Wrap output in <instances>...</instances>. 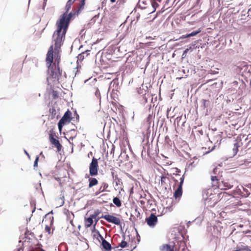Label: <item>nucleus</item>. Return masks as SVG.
I'll return each mask as SVG.
<instances>
[{"label":"nucleus","mask_w":251,"mask_h":251,"mask_svg":"<svg viewBox=\"0 0 251 251\" xmlns=\"http://www.w3.org/2000/svg\"><path fill=\"white\" fill-rule=\"evenodd\" d=\"M40 251H45L42 249L40 250Z\"/></svg>","instance_id":"de8ad7c7"},{"label":"nucleus","mask_w":251,"mask_h":251,"mask_svg":"<svg viewBox=\"0 0 251 251\" xmlns=\"http://www.w3.org/2000/svg\"><path fill=\"white\" fill-rule=\"evenodd\" d=\"M194 46H195L194 45H192V46L193 47V48H192V47H190V48H187V49H186V50L183 51V54H182V58H184V57H186L187 53L188 52V51H189L190 50H191V49H194Z\"/></svg>","instance_id":"a878e982"},{"label":"nucleus","mask_w":251,"mask_h":251,"mask_svg":"<svg viewBox=\"0 0 251 251\" xmlns=\"http://www.w3.org/2000/svg\"><path fill=\"white\" fill-rule=\"evenodd\" d=\"M221 186H222L221 190H228L233 187V183L229 180H224L221 181Z\"/></svg>","instance_id":"1a4fd4ad"},{"label":"nucleus","mask_w":251,"mask_h":251,"mask_svg":"<svg viewBox=\"0 0 251 251\" xmlns=\"http://www.w3.org/2000/svg\"><path fill=\"white\" fill-rule=\"evenodd\" d=\"M39 157L37 156L35 159V160L34 162V167H37L38 165V162Z\"/></svg>","instance_id":"f704fd0d"},{"label":"nucleus","mask_w":251,"mask_h":251,"mask_svg":"<svg viewBox=\"0 0 251 251\" xmlns=\"http://www.w3.org/2000/svg\"><path fill=\"white\" fill-rule=\"evenodd\" d=\"M100 211L99 210H97L95 211L94 213L93 214L91 215V216L94 219H96L99 216V215L100 214Z\"/></svg>","instance_id":"cd10ccee"},{"label":"nucleus","mask_w":251,"mask_h":251,"mask_svg":"<svg viewBox=\"0 0 251 251\" xmlns=\"http://www.w3.org/2000/svg\"><path fill=\"white\" fill-rule=\"evenodd\" d=\"M56 93V92H53V96H54V98H55V97H57V94H55Z\"/></svg>","instance_id":"a19ab883"},{"label":"nucleus","mask_w":251,"mask_h":251,"mask_svg":"<svg viewBox=\"0 0 251 251\" xmlns=\"http://www.w3.org/2000/svg\"><path fill=\"white\" fill-rule=\"evenodd\" d=\"M36 251L35 250L34 248H33V249H32L30 250V251Z\"/></svg>","instance_id":"c03bdc74"},{"label":"nucleus","mask_w":251,"mask_h":251,"mask_svg":"<svg viewBox=\"0 0 251 251\" xmlns=\"http://www.w3.org/2000/svg\"><path fill=\"white\" fill-rule=\"evenodd\" d=\"M100 218H103L109 223L114 224L116 225L121 224V220L119 218L111 215H102Z\"/></svg>","instance_id":"423d86ee"},{"label":"nucleus","mask_w":251,"mask_h":251,"mask_svg":"<svg viewBox=\"0 0 251 251\" xmlns=\"http://www.w3.org/2000/svg\"><path fill=\"white\" fill-rule=\"evenodd\" d=\"M110 1L112 2V3H114L116 1V0H110Z\"/></svg>","instance_id":"37998d69"},{"label":"nucleus","mask_w":251,"mask_h":251,"mask_svg":"<svg viewBox=\"0 0 251 251\" xmlns=\"http://www.w3.org/2000/svg\"><path fill=\"white\" fill-rule=\"evenodd\" d=\"M174 176H173V179L176 182H178L179 184L182 185L184 181V176L181 174H179L178 173H174Z\"/></svg>","instance_id":"9d476101"},{"label":"nucleus","mask_w":251,"mask_h":251,"mask_svg":"<svg viewBox=\"0 0 251 251\" xmlns=\"http://www.w3.org/2000/svg\"><path fill=\"white\" fill-rule=\"evenodd\" d=\"M153 116L152 115L150 114L147 118V122L148 123L149 125H150L152 120Z\"/></svg>","instance_id":"c756f323"},{"label":"nucleus","mask_w":251,"mask_h":251,"mask_svg":"<svg viewBox=\"0 0 251 251\" xmlns=\"http://www.w3.org/2000/svg\"><path fill=\"white\" fill-rule=\"evenodd\" d=\"M247 13L248 17H249L251 19V7L248 10Z\"/></svg>","instance_id":"c9c22d12"},{"label":"nucleus","mask_w":251,"mask_h":251,"mask_svg":"<svg viewBox=\"0 0 251 251\" xmlns=\"http://www.w3.org/2000/svg\"><path fill=\"white\" fill-rule=\"evenodd\" d=\"M101 186H102L103 190H106L108 187V184L105 182H102Z\"/></svg>","instance_id":"7c9ffc66"},{"label":"nucleus","mask_w":251,"mask_h":251,"mask_svg":"<svg viewBox=\"0 0 251 251\" xmlns=\"http://www.w3.org/2000/svg\"><path fill=\"white\" fill-rule=\"evenodd\" d=\"M42 245L41 244H37V246L36 247L34 248V249L36 251H40V250L41 249H42L40 246H41Z\"/></svg>","instance_id":"72a5a7b5"},{"label":"nucleus","mask_w":251,"mask_h":251,"mask_svg":"<svg viewBox=\"0 0 251 251\" xmlns=\"http://www.w3.org/2000/svg\"><path fill=\"white\" fill-rule=\"evenodd\" d=\"M89 51L90 50H87L79 54L78 56V59L80 61H82L85 57H87L90 54Z\"/></svg>","instance_id":"6ab92c4d"},{"label":"nucleus","mask_w":251,"mask_h":251,"mask_svg":"<svg viewBox=\"0 0 251 251\" xmlns=\"http://www.w3.org/2000/svg\"><path fill=\"white\" fill-rule=\"evenodd\" d=\"M71 116L72 112L69 110H68L58 123V128L60 131L61 130L62 127L65 125V124L70 122L72 120Z\"/></svg>","instance_id":"7ed1b4c3"},{"label":"nucleus","mask_w":251,"mask_h":251,"mask_svg":"<svg viewBox=\"0 0 251 251\" xmlns=\"http://www.w3.org/2000/svg\"><path fill=\"white\" fill-rule=\"evenodd\" d=\"M211 180L212 181V185L213 187H215L216 188H219L221 189V183L219 182L217 176H211Z\"/></svg>","instance_id":"9b49d317"},{"label":"nucleus","mask_w":251,"mask_h":251,"mask_svg":"<svg viewBox=\"0 0 251 251\" xmlns=\"http://www.w3.org/2000/svg\"><path fill=\"white\" fill-rule=\"evenodd\" d=\"M105 190H103V188L101 186L99 188V189L95 192V195L97 196L99 195L100 193L105 191Z\"/></svg>","instance_id":"c85d7f7f"},{"label":"nucleus","mask_w":251,"mask_h":251,"mask_svg":"<svg viewBox=\"0 0 251 251\" xmlns=\"http://www.w3.org/2000/svg\"><path fill=\"white\" fill-rule=\"evenodd\" d=\"M94 218L92 217L91 216L89 217V218H85V226L87 227H89L91 226L93 223V219Z\"/></svg>","instance_id":"aec40b11"},{"label":"nucleus","mask_w":251,"mask_h":251,"mask_svg":"<svg viewBox=\"0 0 251 251\" xmlns=\"http://www.w3.org/2000/svg\"><path fill=\"white\" fill-rule=\"evenodd\" d=\"M53 217H52L51 219L50 218V219L49 221V225H46V226H45V231L47 232H48L49 234H50L51 233V232H50L51 226L53 224Z\"/></svg>","instance_id":"a211bd4d"},{"label":"nucleus","mask_w":251,"mask_h":251,"mask_svg":"<svg viewBox=\"0 0 251 251\" xmlns=\"http://www.w3.org/2000/svg\"><path fill=\"white\" fill-rule=\"evenodd\" d=\"M99 219H98V220H96V223H95V225H96V224H97V222L98 221Z\"/></svg>","instance_id":"49530a36"},{"label":"nucleus","mask_w":251,"mask_h":251,"mask_svg":"<svg viewBox=\"0 0 251 251\" xmlns=\"http://www.w3.org/2000/svg\"><path fill=\"white\" fill-rule=\"evenodd\" d=\"M75 0H69L66 5L65 8L66 10V13L68 14V12L69 11V10L71 9L72 5L74 3ZM70 13H69V14Z\"/></svg>","instance_id":"412c9836"},{"label":"nucleus","mask_w":251,"mask_h":251,"mask_svg":"<svg viewBox=\"0 0 251 251\" xmlns=\"http://www.w3.org/2000/svg\"><path fill=\"white\" fill-rule=\"evenodd\" d=\"M182 185L179 184L178 188L175 191V193L174 194V197L176 199L180 198L182 195Z\"/></svg>","instance_id":"4468645a"},{"label":"nucleus","mask_w":251,"mask_h":251,"mask_svg":"<svg viewBox=\"0 0 251 251\" xmlns=\"http://www.w3.org/2000/svg\"><path fill=\"white\" fill-rule=\"evenodd\" d=\"M174 245H171L168 244H164L161 248V251H174Z\"/></svg>","instance_id":"2eb2a0df"},{"label":"nucleus","mask_w":251,"mask_h":251,"mask_svg":"<svg viewBox=\"0 0 251 251\" xmlns=\"http://www.w3.org/2000/svg\"><path fill=\"white\" fill-rule=\"evenodd\" d=\"M180 172V171H178L177 170L176 171V172Z\"/></svg>","instance_id":"09e8293b"},{"label":"nucleus","mask_w":251,"mask_h":251,"mask_svg":"<svg viewBox=\"0 0 251 251\" xmlns=\"http://www.w3.org/2000/svg\"><path fill=\"white\" fill-rule=\"evenodd\" d=\"M241 144L242 143L240 141H235L232 148V153L231 154L232 156H235L237 154L238 151V148L241 147Z\"/></svg>","instance_id":"ddd939ff"},{"label":"nucleus","mask_w":251,"mask_h":251,"mask_svg":"<svg viewBox=\"0 0 251 251\" xmlns=\"http://www.w3.org/2000/svg\"><path fill=\"white\" fill-rule=\"evenodd\" d=\"M189 37H186V35H182L180 38H188Z\"/></svg>","instance_id":"ea45409f"},{"label":"nucleus","mask_w":251,"mask_h":251,"mask_svg":"<svg viewBox=\"0 0 251 251\" xmlns=\"http://www.w3.org/2000/svg\"><path fill=\"white\" fill-rule=\"evenodd\" d=\"M113 202L118 207H120L122 206V203L120 200L117 198L115 197L113 199Z\"/></svg>","instance_id":"b1692460"},{"label":"nucleus","mask_w":251,"mask_h":251,"mask_svg":"<svg viewBox=\"0 0 251 251\" xmlns=\"http://www.w3.org/2000/svg\"><path fill=\"white\" fill-rule=\"evenodd\" d=\"M243 191L244 192H246V194H244V195L246 196V197H248L250 195V192H249V191H248V190L244 187H242Z\"/></svg>","instance_id":"473e14b6"},{"label":"nucleus","mask_w":251,"mask_h":251,"mask_svg":"<svg viewBox=\"0 0 251 251\" xmlns=\"http://www.w3.org/2000/svg\"><path fill=\"white\" fill-rule=\"evenodd\" d=\"M150 1L153 8L152 11H150V13H151L156 10V8L159 6V3L161 2V0H150Z\"/></svg>","instance_id":"dca6fc26"},{"label":"nucleus","mask_w":251,"mask_h":251,"mask_svg":"<svg viewBox=\"0 0 251 251\" xmlns=\"http://www.w3.org/2000/svg\"><path fill=\"white\" fill-rule=\"evenodd\" d=\"M140 202L141 204H144L145 203V201H140Z\"/></svg>","instance_id":"79ce46f5"},{"label":"nucleus","mask_w":251,"mask_h":251,"mask_svg":"<svg viewBox=\"0 0 251 251\" xmlns=\"http://www.w3.org/2000/svg\"><path fill=\"white\" fill-rule=\"evenodd\" d=\"M84 4H85V0H81L80 1L79 7L78 9V13L79 12V11H80L82 9H83Z\"/></svg>","instance_id":"bb28decb"},{"label":"nucleus","mask_w":251,"mask_h":251,"mask_svg":"<svg viewBox=\"0 0 251 251\" xmlns=\"http://www.w3.org/2000/svg\"><path fill=\"white\" fill-rule=\"evenodd\" d=\"M99 238L102 241L101 245L102 246L103 249H104L106 251H110L112 249L110 244L106 241L103 238L102 236L99 233L98 239H99Z\"/></svg>","instance_id":"0eeeda50"},{"label":"nucleus","mask_w":251,"mask_h":251,"mask_svg":"<svg viewBox=\"0 0 251 251\" xmlns=\"http://www.w3.org/2000/svg\"><path fill=\"white\" fill-rule=\"evenodd\" d=\"M113 180L115 182L116 186H122L123 185V182L122 181V180L120 178L118 177V176H115V178H114Z\"/></svg>","instance_id":"5701e85b"},{"label":"nucleus","mask_w":251,"mask_h":251,"mask_svg":"<svg viewBox=\"0 0 251 251\" xmlns=\"http://www.w3.org/2000/svg\"><path fill=\"white\" fill-rule=\"evenodd\" d=\"M99 165L98 159L93 157L89 166V174L91 176H97L98 174Z\"/></svg>","instance_id":"20e7f679"},{"label":"nucleus","mask_w":251,"mask_h":251,"mask_svg":"<svg viewBox=\"0 0 251 251\" xmlns=\"http://www.w3.org/2000/svg\"><path fill=\"white\" fill-rule=\"evenodd\" d=\"M157 217L153 213H151L150 216L146 219V221L147 224L150 226H154L157 222Z\"/></svg>","instance_id":"6e6552de"},{"label":"nucleus","mask_w":251,"mask_h":251,"mask_svg":"<svg viewBox=\"0 0 251 251\" xmlns=\"http://www.w3.org/2000/svg\"><path fill=\"white\" fill-rule=\"evenodd\" d=\"M125 238L124 237V239L122 241V242L119 244V245L117 247V248L119 247H121V248H128L129 247V244L125 240Z\"/></svg>","instance_id":"4be33fe9"},{"label":"nucleus","mask_w":251,"mask_h":251,"mask_svg":"<svg viewBox=\"0 0 251 251\" xmlns=\"http://www.w3.org/2000/svg\"><path fill=\"white\" fill-rule=\"evenodd\" d=\"M216 197V196L215 195V196H213L212 198H207V199L206 200V201H207V202H208L209 201V200H210V199H212L214 198V197Z\"/></svg>","instance_id":"4c0bfd02"},{"label":"nucleus","mask_w":251,"mask_h":251,"mask_svg":"<svg viewBox=\"0 0 251 251\" xmlns=\"http://www.w3.org/2000/svg\"><path fill=\"white\" fill-rule=\"evenodd\" d=\"M216 203H217V201H214V203H213V205H214Z\"/></svg>","instance_id":"a18cd8bd"},{"label":"nucleus","mask_w":251,"mask_h":251,"mask_svg":"<svg viewBox=\"0 0 251 251\" xmlns=\"http://www.w3.org/2000/svg\"><path fill=\"white\" fill-rule=\"evenodd\" d=\"M60 61V56L57 53L54 56L53 61V48L51 46L48 51L46 58V62L48 68L49 76L47 81L50 83V81H58L62 75V70L60 69L59 64Z\"/></svg>","instance_id":"f03ea898"},{"label":"nucleus","mask_w":251,"mask_h":251,"mask_svg":"<svg viewBox=\"0 0 251 251\" xmlns=\"http://www.w3.org/2000/svg\"><path fill=\"white\" fill-rule=\"evenodd\" d=\"M160 181L161 185L165 189H167V187L169 184V178L166 176H161Z\"/></svg>","instance_id":"f8f14e48"},{"label":"nucleus","mask_w":251,"mask_h":251,"mask_svg":"<svg viewBox=\"0 0 251 251\" xmlns=\"http://www.w3.org/2000/svg\"><path fill=\"white\" fill-rule=\"evenodd\" d=\"M206 101V100H204V103H205Z\"/></svg>","instance_id":"8fccbe9b"},{"label":"nucleus","mask_w":251,"mask_h":251,"mask_svg":"<svg viewBox=\"0 0 251 251\" xmlns=\"http://www.w3.org/2000/svg\"><path fill=\"white\" fill-rule=\"evenodd\" d=\"M55 137H56L55 133L50 132L49 134V140L50 144L53 147L56 148L57 151L59 152L61 150L62 147L58 140L56 139Z\"/></svg>","instance_id":"39448f33"},{"label":"nucleus","mask_w":251,"mask_h":251,"mask_svg":"<svg viewBox=\"0 0 251 251\" xmlns=\"http://www.w3.org/2000/svg\"><path fill=\"white\" fill-rule=\"evenodd\" d=\"M243 250H249L250 251H251L249 249V247L248 246H246L244 248H243Z\"/></svg>","instance_id":"e433bc0d"},{"label":"nucleus","mask_w":251,"mask_h":251,"mask_svg":"<svg viewBox=\"0 0 251 251\" xmlns=\"http://www.w3.org/2000/svg\"><path fill=\"white\" fill-rule=\"evenodd\" d=\"M201 31V30L200 29H199V30H198L197 31H193L192 32H191V33L186 34V37H190L191 36H196L197 34L199 33Z\"/></svg>","instance_id":"393cba45"},{"label":"nucleus","mask_w":251,"mask_h":251,"mask_svg":"<svg viewBox=\"0 0 251 251\" xmlns=\"http://www.w3.org/2000/svg\"><path fill=\"white\" fill-rule=\"evenodd\" d=\"M73 15L72 12L69 14L64 13L56 22V30L52 35V41L54 43L55 55L58 53L59 50L63 44Z\"/></svg>","instance_id":"f257e3e1"},{"label":"nucleus","mask_w":251,"mask_h":251,"mask_svg":"<svg viewBox=\"0 0 251 251\" xmlns=\"http://www.w3.org/2000/svg\"><path fill=\"white\" fill-rule=\"evenodd\" d=\"M89 187L91 188L98 184V180L94 177H90L88 179Z\"/></svg>","instance_id":"f3484780"},{"label":"nucleus","mask_w":251,"mask_h":251,"mask_svg":"<svg viewBox=\"0 0 251 251\" xmlns=\"http://www.w3.org/2000/svg\"><path fill=\"white\" fill-rule=\"evenodd\" d=\"M135 248V247H132L131 246L130 247V249H127L128 250H130V251H132V250Z\"/></svg>","instance_id":"58836bf2"},{"label":"nucleus","mask_w":251,"mask_h":251,"mask_svg":"<svg viewBox=\"0 0 251 251\" xmlns=\"http://www.w3.org/2000/svg\"><path fill=\"white\" fill-rule=\"evenodd\" d=\"M117 174L116 173L115 170H114V169H111V176L112 177V178L113 179L114 178H115V176H117Z\"/></svg>","instance_id":"2f4dec72"}]
</instances>
